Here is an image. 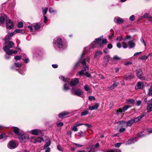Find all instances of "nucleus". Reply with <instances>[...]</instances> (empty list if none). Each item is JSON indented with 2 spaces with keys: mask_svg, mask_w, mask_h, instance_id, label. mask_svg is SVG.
Wrapping results in <instances>:
<instances>
[{
  "mask_svg": "<svg viewBox=\"0 0 152 152\" xmlns=\"http://www.w3.org/2000/svg\"><path fill=\"white\" fill-rule=\"evenodd\" d=\"M135 17L134 15H131L129 18V20H130L131 21H133Z\"/></svg>",
  "mask_w": 152,
  "mask_h": 152,
  "instance_id": "46",
  "label": "nucleus"
},
{
  "mask_svg": "<svg viewBox=\"0 0 152 152\" xmlns=\"http://www.w3.org/2000/svg\"><path fill=\"white\" fill-rule=\"evenodd\" d=\"M103 58L104 59V61L107 63L110 60V56L109 55H107L104 56V57Z\"/></svg>",
  "mask_w": 152,
  "mask_h": 152,
  "instance_id": "34",
  "label": "nucleus"
},
{
  "mask_svg": "<svg viewBox=\"0 0 152 152\" xmlns=\"http://www.w3.org/2000/svg\"><path fill=\"white\" fill-rule=\"evenodd\" d=\"M8 19V18L6 15L3 14L1 15L0 16V23L1 24L3 23L5 20L6 21Z\"/></svg>",
  "mask_w": 152,
  "mask_h": 152,
  "instance_id": "17",
  "label": "nucleus"
},
{
  "mask_svg": "<svg viewBox=\"0 0 152 152\" xmlns=\"http://www.w3.org/2000/svg\"><path fill=\"white\" fill-rule=\"evenodd\" d=\"M23 60L26 63H28L29 62V60L28 58H26L25 59H23Z\"/></svg>",
  "mask_w": 152,
  "mask_h": 152,
  "instance_id": "57",
  "label": "nucleus"
},
{
  "mask_svg": "<svg viewBox=\"0 0 152 152\" xmlns=\"http://www.w3.org/2000/svg\"><path fill=\"white\" fill-rule=\"evenodd\" d=\"M147 110L148 112H150L152 111V102H151L150 100L147 102Z\"/></svg>",
  "mask_w": 152,
  "mask_h": 152,
  "instance_id": "13",
  "label": "nucleus"
},
{
  "mask_svg": "<svg viewBox=\"0 0 152 152\" xmlns=\"http://www.w3.org/2000/svg\"><path fill=\"white\" fill-rule=\"evenodd\" d=\"M152 91V85L151 86L150 88L149 89V92L148 94V96H150V93Z\"/></svg>",
  "mask_w": 152,
  "mask_h": 152,
  "instance_id": "56",
  "label": "nucleus"
},
{
  "mask_svg": "<svg viewBox=\"0 0 152 152\" xmlns=\"http://www.w3.org/2000/svg\"><path fill=\"white\" fill-rule=\"evenodd\" d=\"M12 54H9L7 53H6V54L5 56V58L6 59H8L10 58V55Z\"/></svg>",
  "mask_w": 152,
  "mask_h": 152,
  "instance_id": "51",
  "label": "nucleus"
},
{
  "mask_svg": "<svg viewBox=\"0 0 152 152\" xmlns=\"http://www.w3.org/2000/svg\"><path fill=\"white\" fill-rule=\"evenodd\" d=\"M102 37H99V38L95 39L94 41V43H92L91 46L92 48L96 47V45H101L102 44Z\"/></svg>",
  "mask_w": 152,
  "mask_h": 152,
  "instance_id": "5",
  "label": "nucleus"
},
{
  "mask_svg": "<svg viewBox=\"0 0 152 152\" xmlns=\"http://www.w3.org/2000/svg\"><path fill=\"white\" fill-rule=\"evenodd\" d=\"M48 8L47 7L42 8V12L43 14L45 15L46 14L48 10Z\"/></svg>",
  "mask_w": 152,
  "mask_h": 152,
  "instance_id": "37",
  "label": "nucleus"
},
{
  "mask_svg": "<svg viewBox=\"0 0 152 152\" xmlns=\"http://www.w3.org/2000/svg\"><path fill=\"white\" fill-rule=\"evenodd\" d=\"M14 45V44L12 42L10 41L3 47V49L6 53L12 54V50L10 49L12 48Z\"/></svg>",
  "mask_w": 152,
  "mask_h": 152,
  "instance_id": "3",
  "label": "nucleus"
},
{
  "mask_svg": "<svg viewBox=\"0 0 152 152\" xmlns=\"http://www.w3.org/2000/svg\"><path fill=\"white\" fill-rule=\"evenodd\" d=\"M15 33L14 32L8 34L6 36L5 38V41L6 42H8L10 39L11 37L15 35Z\"/></svg>",
  "mask_w": 152,
  "mask_h": 152,
  "instance_id": "11",
  "label": "nucleus"
},
{
  "mask_svg": "<svg viewBox=\"0 0 152 152\" xmlns=\"http://www.w3.org/2000/svg\"><path fill=\"white\" fill-rule=\"evenodd\" d=\"M63 125V124L62 122H59L57 124L58 126H61Z\"/></svg>",
  "mask_w": 152,
  "mask_h": 152,
  "instance_id": "61",
  "label": "nucleus"
},
{
  "mask_svg": "<svg viewBox=\"0 0 152 152\" xmlns=\"http://www.w3.org/2000/svg\"><path fill=\"white\" fill-rule=\"evenodd\" d=\"M134 121L133 119H131L129 120L126 123L127 126H130L134 123Z\"/></svg>",
  "mask_w": 152,
  "mask_h": 152,
  "instance_id": "31",
  "label": "nucleus"
},
{
  "mask_svg": "<svg viewBox=\"0 0 152 152\" xmlns=\"http://www.w3.org/2000/svg\"><path fill=\"white\" fill-rule=\"evenodd\" d=\"M14 65L17 67H20L22 65V64L20 63L15 62V63Z\"/></svg>",
  "mask_w": 152,
  "mask_h": 152,
  "instance_id": "41",
  "label": "nucleus"
},
{
  "mask_svg": "<svg viewBox=\"0 0 152 152\" xmlns=\"http://www.w3.org/2000/svg\"><path fill=\"white\" fill-rule=\"evenodd\" d=\"M141 101L140 100H137V101L136 105L137 106H139L141 105Z\"/></svg>",
  "mask_w": 152,
  "mask_h": 152,
  "instance_id": "54",
  "label": "nucleus"
},
{
  "mask_svg": "<svg viewBox=\"0 0 152 152\" xmlns=\"http://www.w3.org/2000/svg\"><path fill=\"white\" fill-rule=\"evenodd\" d=\"M85 90L86 91H88L89 89V87L88 86L85 85L84 87Z\"/></svg>",
  "mask_w": 152,
  "mask_h": 152,
  "instance_id": "49",
  "label": "nucleus"
},
{
  "mask_svg": "<svg viewBox=\"0 0 152 152\" xmlns=\"http://www.w3.org/2000/svg\"><path fill=\"white\" fill-rule=\"evenodd\" d=\"M88 110H86L82 112L81 113V115H86L88 113Z\"/></svg>",
  "mask_w": 152,
  "mask_h": 152,
  "instance_id": "43",
  "label": "nucleus"
},
{
  "mask_svg": "<svg viewBox=\"0 0 152 152\" xmlns=\"http://www.w3.org/2000/svg\"><path fill=\"white\" fill-rule=\"evenodd\" d=\"M14 32V33H15V32L17 33H21L22 34H24L25 33V31L23 30L20 29H15Z\"/></svg>",
  "mask_w": 152,
  "mask_h": 152,
  "instance_id": "32",
  "label": "nucleus"
},
{
  "mask_svg": "<svg viewBox=\"0 0 152 152\" xmlns=\"http://www.w3.org/2000/svg\"><path fill=\"white\" fill-rule=\"evenodd\" d=\"M114 35V33H112V34H111V35L109 36V39H112V37H113Z\"/></svg>",
  "mask_w": 152,
  "mask_h": 152,
  "instance_id": "60",
  "label": "nucleus"
},
{
  "mask_svg": "<svg viewBox=\"0 0 152 152\" xmlns=\"http://www.w3.org/2000/svg\"><path fill=\"white\" fill-rule=\"evenodd\" d=\"M14 58L15 60H18L20 59L21 58V57L20 56H15Z\"/></svg>",
  "mask_w": 152,
  "mask_h": 152,
  "instance_id": "50",
  "label": "nucleus"
},
{
  "mask_svg": "<svg viewBox=\"0 0 152 152\" xmlns=\"http://www.w3.org/2000/svg\"><path fill=\"white\" fill-rule=\"evenodd\" d=\"M18 146V144L12 141H10L7 145L8 147L10 149H14L16 148Z\"/></svg>",
  "mask_w": 152,
  "mask_h": 152,
  "instance_id": "8",
  "label": "nucleus"
},
{
  "mask_svg": "<svg viewBox=\"0 0 152 152\" xmlns=\"http://www.w3.org/2000/svg\"><path fill=\"white\" fill-rule=\"evenodd\" d=\"M107 42V41L106 39H104L102 40V44H106Z\"/></svg>",
  "mask_w": 152,
  "mask_h": 152,
  "instance_id": "55",
  "label": "nucleus"
},
{
  "mask_svg": "<svg viewBox=\"0 0 152 152\" xmlns=\"http://www.w3.org/2000/svg\"><path fill=\"white\" fill-rule=\"evenodd\" d=\"M71 93L72 94L80 96L82 95L83 92L82 90L79 88H73L71 90Z\"/></svg>",
  "mask_w": 152,
  "mask_h": 152,
  "instance_id": "6",
  "label": "nucleus"
},
{
  "mask_svg": "<svg viewBox=\"0 0 152 152\" xmlns=\"http://www.w3.org/2000/svg\"><path fill=\"white\" fill-rule=\"evenodd\" d=\"M144 116V114H142L140 115L138 117L135 118L134 119H133L134 123H137Z\"/></svg>",
  "mask_w": 152,
  "mask_h": 152,
  "instance_id": "28",
  "label": "nucleus"
},
{
  "mask_svg": "<svg viewBox=\"0 0 152 152\" xmlns=\"http://www.w3.org/2000/svg\"><path fill=\"white\" fill-rule=\"evenodd\" d=\"M114 21L115 23L118 24L122 23L124 22L123 19L119 17L116 16L115 17L114 19Z\"/></svg>",
  "mask_w": 152,
  "mask_h": 152,
  "instance_id": "19",
  "label": "nucleus"
},
{
  "mask_svg": "<svg viewBox=\"0 0 152 152\" xmlns=\"http://www.w3.org/2000/svg\"><path fill=\"white\" fill-rule=\"evenodd\" d=\"M112 58L113 59L116 60H119L121 59L117 55L114 56Z\"/></svg>",
  "mask_w": 152,
  "mask_h": 152,
  "instance_id": "42",
  "label": "nucleus"
},
{
  "mask_svg": "<svg viewBox=\"0 0 152 152\" xmlns=\"http://www.w3.org/2000/svg\"><path fill=\"white\" fill-rule=\"evenodd\" d=\"M31 132L33 135H38L41 133V131L38 129H34L32 130Z\"/></svg>",
  "mask_w": 152,
  "mask_h": 152,
  "instance_id": "21",
  "label": "nucleus"
},
{
  "mask_svg": "<svg viewBox=\"0 0 152 152\" xmlns=\"http://www.w3.org/2000/svg\"><path fill=\"white\" fill-rule=\"evenodd\" d=\"M129 107L128 105H125L122 108H120L119 110H117V112L121 113L124 112L127 110Z\"/></svg>",
  "mask_w": 152,
  "mask_h": 152,
  "instance_id": "20",
  "label": "nucleus"
},
{
  "mask_svg": "<svg viewBox=\"0 0 152 152\" xmlns=\"http://www.w3.org/2000/svg\"><path fill=\"white\" fill-rule=\"evenodd\" d=\"M121 145V143H115L114 145L116 147H120Z\"/></svg>",
  "mask_w": 152,
  "mask_h": 152,
  "instance_id": "53",
  "label": "nucleus"
},
{
  "mask_svg": "<svg viewBox=\"0 0 152 152\" xmlns=\"http://www.w3.org/2000/svg\"><path fill=\"white\" fill-rule=\"evenodd\" d=\"M148 56H147L145 55L142 56L141 57V59L142 60H146L148 58Z\"/></svg>",
  "mask_w": 152,
  "mask_h": 152,
  "instance_id": "48",
  "label": "nucleus"
},
{
  "mask_svg": "<svg viewBox=\"0 0 152 152\" xmlns=\"http://www.w3.org/2000/svg\"><path fill=\"white\" fill-rule=\"evenodd\" d=\"M19 139L20 141L22 142H25L26 140H27L29 137L27 134H20L19 135Z\"/></svg>",
  "mask_w": 152,
  "mask_h": 152,
  "instance_id": "7",
  "label": "nucleus"
},
{
  "mask_svg": "<svg viewBox=\"0 0 152 152\" xmlns=\"http://www.w3.org/2000/svg\"><path fill=\"white\" fill-rule=\"evenodd\" d=\"M90 59V57H88L87 58H84L83 60L80 61L83 64V67L82 69L78 72V75H85L87 77H91V74L88 72V68L86 65L87 62L89 63Z\"/></svg>",
  "mask_w": 152,
  "mask_h": 152,
  "instance_id": "1",
  "label": "nucleus"
},
{
  "mask_svg": "<svg viewBox=\"0 0 152 152\" xmlns=\"http://www.w3.org/2000/svg\"><path fill=\"white\" fill-rule=\"evenodd\" d=\"M7 137V136L5 133H2L1 135H0V140L3 139L4 140H5Z\"/></svg>",
  "mask_w": 152,
  "mask_h": 152,
  "instance_id": "33",
  "label": "nucleus"
},
{
  "mask_svg": "<svg viewBox=\"0 0 152 152\" xmlns=\"http://www.w3.org/2000/svg\"><path fill=\"white\" fill-rule=\"evenodd\" d=\"M83 124L82 123H75L73 126L72 127V130L74 132H77L78 131L77 126L83 125Z\"/></svg>",
  "mask_w": 152,
  "mask_h": 152,
  "instance_id": "12",
  "label": "nucleus"
},
{
  "mask_svg": "<svg viewBox=\"0 0 152 152\" xmlns=\"http://www.w3.org/2000/svg\"><path fill=\"white\" fill-rule=\"evenodd\" d=\"M134 100L132 99H128L126 101V102L127 103H131L132 104L134 103Z\"/></svg>",
  "mask_w": 152,
  "mask_h": 152,
  "instance_id": "38",
  "label": "nucleus"
},
{
  "mask_svg": "<svg viewBox=\"0 0 152 152\" xmlns=\"http://www.w3.org/2000/svg\"><path fill=\"white\" fill-rule=\"evenodd\" d=\"M34 27L35 29L36 30H38L40 28V26L37 23H36L34 25Z\"/></svg>",
  "mask_w": 152,
  "mask_h": 152,
  "instance_id": "36",
  "label": "nucleus"
},
{
  "mask_svg": "<svg viewBox=\"0 0 152 152\" xmlns=\"http://www.w3.org/2000/svg\"><path fill=\"white\" fill-rule=\"evenodd\" d=\"M79 82V79L78 78H75L72 79L70 83V85L71 86H75L77 85Z\"/></svg>",
  "mask_w": 152,
  "mask_h": 152,
  "instance_id": "14",
  "label": "nucleus"
},
{
  "mask_svg": "<svg viewBox=\"0 0 152 152\" xmlns=\"http://www.w3.org/2000/svg\"><path fill=\"white\" fill-rule=\"evenodd\" d=\"M133 78V76L131 75H129L127 77L126 79H127V80L130 79H131Z\"/></svg>",
  "mask_w": 152,
  "mask_h": 152,
  "instance_id": "59",
  "label": "nucleus"
},
{
  "mask_svg": "<svg viewBox=\"0 0 152 152\" xmlns=\"http://www.w3.org/2000/svg\"><path fill=\"white\" fill-rule=\"evenodd\" d=\"M54 46L56 49H63L65 48L67 46L63 44V42L61 38H55L53 41Z\"/></svg>",
  "mask_w": 152,
  "mask_h": 152,
  "instance_id": "2",
  "label": "nucleus"
},
{
  "mask_svg": "<svg viewBox=\"0 0 152 152\" xmlns=\"http://www.w3.org/2000/svg\"><path fill=\"white\" fill-rule=\"evenodd\" d=\"M122 44L123 45V47L124 48H127L128 45L127 43L125 42H122Z\"/></svg>",
  "mask_w": 152,
  "mask_h": 152,
  "instance_id": "39",
  "label": "nucleus"
},
{
  "mask_svg": "<svg viewBox=\"0 0 152 152\" xmlns=\"http://www.w3.org/2000/svg\"><path fill=\"white\" fill-rule=\"evenodd\" d=\"M23 23L22 22H19L17 25L18 27V28H21L23 26Z\"/></svg>",
  "mask_w": 152,
  "mask_h": 152,
  "instance_id": "45",
  "label": "nucleus"
},
{
  "mask_svg": "<svg viewBox=\"0 0 152 152\" xmlns=\"http://www.w3.org/2000/svg\"><path fill=\"white\" fill-rule=\"evenodd\" d=\"M69 113L68 112L64 111L62 113L59 114L58 115V117L60 118H61L64 116L68 115Z\"/></svg>",
  "mask_w": 152,
  "mask_h": 152,
  "instance_id": "30",
  "label": "nucleus"
},
{
  "mask_svg": "<svg viewBox=\"0 0 152 152\" xmlns=\"http://www.w3.org/2000/svg\"><path fill=\"white\" fill-rule=\"evenodd\" d=\"M113 83L110 86L107 87V88L110 90L116 88L118 86V83L115 81H113Z\"/></svg>",
  "mask_w": 152,
  "mask_h": 152,
  "instance_id": "23",
  "label": "nucleus"
},
{
  "mask_svg": "<svg viewBox=\"0 0 152 152\" xmlns=\"http://www.w3.org/2000/svg\"><path fill=\"white\" fill-rule=\"evenodd\" d=\"M102 53V52L99 50H96L95 52L94 57L95 58H99Z\"/></svg>",
  "mask_w": 152,
  "mask_h": 152,
  "instance_id": "22",
  "label": "nucleus"
},
{
  "mask_svg": "<svg viewBox=\"0 0 152 152\" xmlns=\"http://www.w3.org/2000/svg\"><path fill=\"white\" fill-rule=\"evenodd\" d=\"M143 86V83L141 82H139L137 83V86L135 88L136 89H138L142 88Z\"/></svg>",
  "mask_w": 152,
  "mask_h": 152,
  "instance_id": "24",
  "label": "nucleus"
},
{
  "mask_svg": "<svg viewBox=\"0 0 152 152\" xmlns=\"http://www.w3.org/2000/svg\"><path fill=\"white\" fill-rule=\"evenodd\" d=\"M60 79L62 80L65 83L64 85L63 89L65 91H67L70 89L69 88V81L70 79L67 78H65L63 76H61L59 77Z\"/></svg>",
  "mask_w": 152,
  "mask_h": 152,
  "instance_id": "4",
  "label": "nucleus"
},
{
  "mask_svg": "<svg viewBox=\"0 0 152 152\" xmlns=\"http://www.w3.org/2000/svg\"><path fill=\"white\" fill-rule=\"evenodd\" d=\"M125 130V129L124 128H122L120 129L119 132L120 133H121L124 131Z\"/></svg>",
  "mask_w": 152,
  "mask_h": 152,
  "instance_id": "58",
  "label": "nucleus"
},
{
  "mask_svg": "<svg viewBox=\"0 0 152 152\" xmlns=\"http://www.w3.org/2000/svg\"><path fill=\"white\" fill-rule=\"evenodd\" d=\"M57 148L59 151H62L63 150V147H61L59 145H58Z\"/></svg>",
  "mask_w": 152,
  "mask_h": 152,
  "instance_id": "52",
  "label": "nucleus"
},
{
  "mask_svg": "<svg viewBox=\"0 0 152 152\" xmlns=\"http://www.w3.org/2000/svg\"><path fill=\"white\" fill-rule=\"evenodd\" d=\"M143 75L142 71L140 70H139L137 72V75L138 78L141 80H145V76H141Z\"/></svg>",
  "mask_w": 152,
  "mask_h": 152,
  "instance_id": "10",
  "label": "nucleus"
},
{
  "mask_svg": "<svg viewBox=\"0 0 152 152\" xmlns=\"http://www.w3.org/2000/svg\"><path fill=\"white\" fill-rule=\"evenodd\" d=\"M6 28L9 29H11L13 28V24L12 22L9 18L7 20Z\"/></svg>",
  "mask_w": 152,
  "mask_h": 152,
  "instance_id": "9",
  "label": "nucleus"
},
{
  "mask_svg": "<svg viewBox=\"0 0 152 152\" xmlns=\"http://www.w3.org/2000/svg\"><path fill=\"white\" fill-rule=\"evenodd\" d=\"M131 39V36L128 35L125 37V38L123 39L122 37H119L117 38L116 40L118 41H121L123 40L124 41H126L127 40H130Z\"/></svg>",
  "mask_w": 152,
  "mask_h": 152,
  "instance_id": "16",
  "label": "nucleus"
},
{
  "mask_svg": "<svg viewBox=\"0 0 152 152\" xmlns=\"http://www.w3.org/2000/svg\"><path fill=\"white\" fill-rule=\"evenodd\" d=\"M95 98L93 96H89L88 97V99L90 101H91L93 99H94Z\"/></svg>",
  "mask_w": 152,
  "mask_h": 152,
  "instance_id": "62",
  "label": "nucleus"
},
{
  "mask_svg": "<svg viewBox=\"0 0 152 152\" xmlns=\"http://www.w3.org/2000/svg\"><path fill=\"white\" fill-rule=\"evenodd\" d=\"M87 152H95V147L93 146L90 145L87 149Z\"/></svg>",
  "mask_w": 152,
  "mask_h": 152,
  "instance_id": "26",
  "label": "nucleus"
},
{
  "mask_svg": "<svg viewBox=\"0 0 152 152\" xmlns=\"http://www.w3.org/2000/svg\"><path fill=\"white\" fill-rule=\"evenodd\" d=\"M51 144V141H49L45 145L44 147H49V146Z\"/></svg>",
  "mask_w": 152,
  "mask_h": 152,
  "instance_id": "44",
  "label": "nucleus"
},
{
  "mask_svg": "<svg viewBox=\"0 0 152 152\" xmlns=\"http://www.w3.org/2000/svg\"><path fill=\"white\" fill-rule=\"evenodd\" d=\"M12 129L16 135H19L20 134L19 133V129L15 127H13Z\"/></svg>",
  "mask_w": 152,
  "mask_h": 152,
  "instance_id": "27",
  "label": "nucleus"
},
{
  "mask_svg": "<svg viewBox=\"0 0 152 152\" xmlns=\"http://www.w3.org/2000/svg\"><path fill=\"white\" fill-rule=\"evenodd\" d=\"M43 140V138L41 137H33L32 139V141L34 143L37 142H40Z\"/></svg>",
  "mask_w": 152,
  "mask_h": 152,
  "instance_id": "15",
  "label": "nucleus"
},
{
  "mask_svg": "<svg viewBox=\"0 0 152 152\" xmlns=\"http://www.w3.org/2000/svg\"><path fill=\"white\" fill-rule=\"evenodd\" d=\"M90 49V47H87L85 48V49L83 50V53L82 54V56H81V57H83L86 54V51L88 50V49Z\"/></svg>",
  "mask_w": 152,
  "mask_h": 152,
  "instance_id": "35",
  "label": "nucleus"
},
{
  "mask_svg": "<svg viewBox=\"0 0 152 152\" xmlns=\"http://www.w3.org/2000/svg\"><path fill=\"white\" fill-rule=\"evenodd\" d=\"M49 12L50 13H53L55 14L56 13V10H54L53 8H50L49 9Z\"/></svg>",
  "mask_w": 152,
  "mask_h": 152,
  "instance_id": "40",
  "label": "nucleus"
},
{
  "mask_svg": "<svg viewBox=\"0 0 152 152\" xmlns=\"http://www.w3.org/2000/svg\"><path fill=\"white\" fill-rule=\"evenodd\" d=\"M44 148L45 149V152H50V148L49 147H44Z\"/></svg>",
  "mask_w": 152,
  "mask_h": 152,
  "instance_id": "47",
  "label": "nucleus"
},
{
  "mask_svg": "<svg viewBox=\"0 0 152 152\" xmlns=\"http://www.w3.org/2000/svg\"><path fill=\"white\" fill-rule=\"evenodd\" d=\"M137 140V137H135L134 138L130 139L126 143V145H129L131 144H133Z\"/></svg>",
  "mask_w": 152,
  "mask_h": 152,
  "instance_id": "18",
  "label": "nucleus"
},
{
  "mask_svg": "<svg viewBox=\"0 0 152 152\" xmlns=\"http://www.w3.org/2000/svg\"><path fill=\"white\" fill-rule=\"evenodd\" d=\"M114 152H121V151L118 149H115L113 150Z\"/></svg>",
  "mask_w": 152,
  "mask_h": 152,
  "instance_id": "64",
  "label": "nucleus"
},
{
  "mask_svg": "<svg viewBox=\"0 0 152 152\" xmlns=\"http://www.w3.org/2000/svg\"><path fill=\"white\" fill-rule=\"evenodd\" d=\"M99 104L98 103H96L94 105L92 106H90L89 107V109L90 110H96L99 107Z\"/></svg>",
  "mask_w": 152,
  "mask_h": 152,
  "instance_id": "25",
  "label": "nucleus"
},
{
  "mask_svg": "<svg viewBox=\"0 0 152 152\" xmlns=\"http://www.w3.org/2000/svg\"><path fill=\"white\" fill-rule=\"evenodd\" d=\"M129 48H131L135 47V43L132 41H129L128 42Z\"/></svg>",
  "mask_w": 152,
  "mask_h": 152,
  "instance_id": "29",
  "label": "nucleus"
},
{
  "mask_svg": "<svg viewBox=\"0 0 152 152\" xmlns=\"http://www.w3.org/2000/svg\"><path fill=\"white\" fill-rule=\"evenodd\" d=\"M117 46L119 48H120L121 47V45L120 43L118 42L117 43Z\"/></svg>",
  "mask_w": 152,
  "mask_h": 152,
  "instance_id": "63",
  "label": "nucleus"
}]
</instances>
